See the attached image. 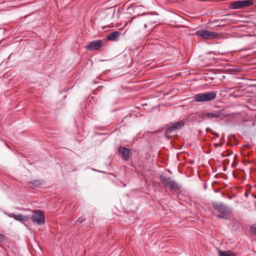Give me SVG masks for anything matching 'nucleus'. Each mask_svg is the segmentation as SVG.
Masks as SVG:
<instances>
[{
	"label": "nucleus",
	"mask_w": 256,
	"mask_h": 256,
	"mask_svg": "<svg viewBox=\"0 0 256 256\" xmlns=\"http://www.w3.org/2000/svg\"><path fill=\"white\" fill-rule=\"evenodd\" d=\"M250 232L252 234L256 235V224H254L252 226Z\"/></svg>",
	"instance_id": "17"
},
{
	"label": "nucleus",
	"mask_w": 256,
	"mask_h": 256,
	"mask_svg": "<svg viewBox=\"0 0 256 256\" xmlns=\"http://www.w3.org/2000/svg\"><path fill=\"white\" fill-rule=\"evenodd\" d=\"M123 186H124V187H126V184H123Z\"/></svg>",
	"instance_id": "23"
},
{
	"label": "nucleus",
	"mask_w": 256,
	"mask_h": 256,
	"mask_svg": "<svg viewBox=\"0 0 256 256\" xmlns=\"http://www.w3.org/2000/svg\"><path fill=\"white\" fill-rule=\"evenodd\" d=\"M108 10L109 14H112V16H114V11L112 12L111 8H108Z\"/></svg>",
	"instance_id": "20"
},
{
	"label": "nucleus",
	"mask_w": 256,
	"mask_h": 256,
	"mask_svg": "<svg viewBox=\"0 0 256 256\" xmlns=\"http://www.w3.org/2000/svg\"><path fill=\"white\" fill-rule=\"evenodd\" d=\"M160 180L164 186L172 189L174 191H177L180 188V186L170 178L161 175L160 176Z\"/></svg>",
	"instance_id": "3"
},
{
	"label": "nucleus",
	"mask_w": 256,
	"mask_h": 256,
	"mask_svg": "<svg viewBox=\"0 0 256 256\" xmlns=\"http://www.w3.org/2000/svg\"><path fill=\"white\" fill-rule=\"evenodd\" d=\"M33 214L32 216V220L34 223L41 226L44 224L45 217L43 212L40 210H34L32 211Z\"/></svg>",
	"instance_id": "4"
},
{
	"label": "nucleus",
	"mask_w": 256,
	"mask_h": 256,
	"mask_svg": "<svg viewBox=\"0 0 256 256\" xmlns=\"http://www.w3.org/2000/svg\"><path fill=\"white\" fill-rule=\"evenodd\" d=\"M216 94V92L215 91L200 93L196 94L194 96V102H204L212 101L215 99Z\"/></svg>",
	"instance_id": "1"
},
{
	"label": "nucleus",
	"mask_w": 256,
	"mask_h": 256,
	"mask_svg": "<svg viewBox=\"0 0 256 256\" xmlns=\"http://www.w3.org/2000/svg\"><path fill=\"white\" fill-rule=\"evenodd\" d=\"M230 8L232 9L242 8L240 1H236L232 2L230 4Z\"/></svg>",
	"instance_id": "14"
},
{
	"label": "nucleus",
	"mask_w": 256,
	"mask_h": 256,
	"mask_svg": "<svg viewBox=\"0 0 256 256\" xmlns=\"http://www.w3.org/2000/svg\"><path fill=\"white\" fill-rule=\"evenodd\" d=\"M138 16L140 17L142 20L146 22V23L144 24L145 28H146L147 24H152L155 22H154L152 20V18H153V16H152V15L142 14L140 16L138 15Z\"/></svg>",
	"instance_id": "9"
},
{
	"label": "nucleus",
	"mask_w": 256,
	"mask_h": 256,
	"mask_svg": "<svg viewBox=\"0 0 256 256\" xmlns=\"http://www.w3.org/2000/svg\"><path fill=\"white\" fill-rule=\"evenodd\" d=\"M136 18V16H135L134 18L132 20H131V22H132Z\"/></svg>",
	"instance_id": "21"
},
{
	"label": "nucleus",
	"mask_w": 256,
	"mask_h": 256,
	"mask_svg": "<svg viewBox=\"0 0 256 256\" xmlns=\"http://www.w3.org/2000/svg\"><path fill=\"white\" fill-rule=\"evenodd\" d=\"M220 112L217 111H213L212 112H207L202 114L200 115V116L202 120H208L216 118L220 116Z\"/></svg>",
	"instance_id": "8"
},
{
	"label": "nucleus",
	"mask_w": 256,
	"mask_h": 256,
	"mask_svg": "<svg viewBox=\"0 0 256 256\" xmlns=\"http://www.w3.org/2000/svg\"><path fill=\"white\" fill-rule=\"evenodd\" d=\"M218 217H219V218H224V216H222L219 215V216H218Z\"/></svg>",
	"instance_id": "22"
},
{
	"label": "nucleus",
	"mask_w": 256,
	"mask_h": 256,
	"mask_svg": "<svg viewBox=\"0 0 256 256\" xmlns=\"http://www.w3.org/2000/svg\"><path fill=\"white\" fill-rule=\"evenodd\" d=\"M30 184L32 186H38L41 184V182L38 180H34L33 182H31Z\"/></svg>",
	"instance_id": "18"
},
{
	"label": "nucleus",
	"mask_w": 256,
	"mask_h": 256,
	"mask_svg": "<svg viewBox=\"0 0 256 256\" xmlns=\"http://www.w3.org/2000/svg\"><path fill=\"white\" fill-rule=\"evenodd\" d=\"M86 219L82 217L79 218L76 222L75 224L76 225H78L81 224L82 222H84Z\"/></svg>",
	"instance_id": "16"
},
{
	"label": "nucleus",
	"mask_w": 256,
	"mask_h": 256,
	"mask_svg": "<svg viewBox=\"0 0 256 256\" xmlns=\"http://www.w3.org/2000/svg\"><path fill=\"white\" fill-rule=\"evenodd\" d=\"M196 34L206 40L216 39L219 37V34L218 32L206 30H199L196 32Z\"/></svg>",
	"instance_id": "2"
},
{
	"label": "nucleus",
	"mask_w": 256,
	"mask_h": 256,
	"mask_svg": "<svg viewBox=\"0 0 256 256\" xmlns=\"http://www.w3.org/2000/svg\"><path fill=\"white\" fill-rule=\"evenodd\" d=\"M242 8L247 6H250L253 4V2L250 0H246L240 1Z\"/></svg>",
	"instance_id": "15"
},
{
	"label": "nucleus",
	"mask_w": 256,
	"mask_h": 256,
	"mask_svg": "<svg viewBox=\"0 0 256 256\" xmlns=\"http://www.w3.org/2000/svg\"><path fill=\"white\" fill-rule=\"evenodd\" d=\"M12 216L14 218L18 221H26L28 218V216L21 214H12Z\"/></svg>",
	"instance_id": "12"
},
{
	"label": "nucleus",
	"mask_w": 256,
	"mask_h": 256,
	"mask_svg": "<svg viewBox=\"0 0 256 256\" xmlns=\"http://www.w3.org/2000/svg\"><path fill=\"white\" fill-rule=\"evenodd\" d=\"M219 256H237L236 254L230 250L223 251L220 250L218 251Z\"/></svg>",
	"instance_id": "13"
},
{
	"label": "nucleus",
	"mask_w": 256,
	"mask_h": 256,
	"mask_svg": "<svg viewBox=\"0 0 256 256\" xmlns=\"http://www.w3.org/2000/svg\"><path fill=\"white\" fill-rule=\"evenodd\" d=\"M104 44V40H94L90 42L85 46V48L87 50L90 51L98 50H100L103 46Z\"/></svg>",
	"instance_id": "6"
},
{
	"label": "nucleus",
	"mask_w": 256,
	"mask_h": 256,
	"mask_svg": "<svg viewBox=\"0 0 256 256\" xmlns=\"http://www.w3.org/2000/svg\"><path fill=\"white\" fill-rule=\"evenodd\" d=\"M118 150L122 157L124 158L125 160H128V148L124 146H120Z\"/></svg>",
	"instance_id": "11"
},
{
	"label": "nucleus",
	"mask_w": 256,
	"mask_h": 256,
	"mask_svg": "<svg viewBox=\"0 0 256 256\" xmlns=\"http://www.w3.org/2000/svg\"><path fill=\"white\" fill-rule=\"evenodd\" d=\"M212 206L215 210L224 216H227L231 213L230 208L222 203L214 202Z\"/></svg>",
	"instance_id": "5"
},
{
	"label": "nucleus",
	"mask_w": 256,
	"mask_h": 256,
	"mask_svg": "<svg viewBox=\"0 0 256 256\" xmlns=\"http://www.w3.org/2000/svg\"><path fill=\"white\" fill-rule=\"evenodd\" d=\"M184 125V122L183 120H180L172 124L170 126H168L165 132V134L167 137H170V134L176 130L180 129Z\"/></svg>",
	"instance_id": "7"
},
{
	"label": "nucleus",
	"mask_w": 256,
	"mask_h": 256,
	"mask_svg": "<svg viewBox=\"0 0 256 256\" xmlns=\"http://www.w3.org/2000/svg\"><path fill=\"white\" fill-rule=\"evenodd\" d=\"M121 33L118 31H114L107 34L106 38L108 40L111 41L117 40Z\"/></svg>",
	"instance_id": "10"
},
{
	"label": "nucleus",
	"mask_w": 256,
	"mask_h": 256,
	"mask_svg": "<svg viewBox=\"0 0 256 256\" xmlns=\"http://www.w3.org/2000/svg\"><path fill=\"white\" fill-rule=\"evenodd\" d=\"M4 240H5L4 236L3 234L0 233V241L3 242Z\"/></svg>",
	"instance_id": "19"
}]
</instances>
